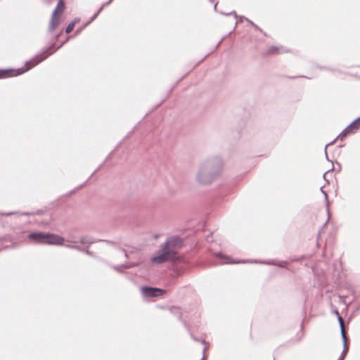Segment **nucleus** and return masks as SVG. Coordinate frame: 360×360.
<instances>
[{
	"instance_id": "8",
	"label": "nucleus",
	"mask_w": 360,
	"mask_h": 360,
	"mask_svg": "<svg viewBox=\"0 0 360 360\" xmlns=\"http://www.w3.org/2000/svg\"><path fill=\"white\" fill-rule=\"evenodd\" d=\"M46 234L44 233H33L29 234V238L36 243H44V240L46 238Z\"/></svg>"
},
{
	"instance_id": "5",
	"label": "nucleus",
	"mask_w": 360,
	"mask_h": 360,
	"mask_svg": "<svg viewBox=\"0 0 360 360\" xmlns=\"http://www.w3.org/2000/svg\"><path fill=\"white\" fill-rule=\"evenodd\" d=\"M65 240L63 237L55 234H46L44 244L61 245Z\"/></svg>"
},
{
	"instance_id": "12",
	"label": "nucleus",
	"mask_w": 360,
	"mask_h": 360,
	"mask_svg": "<svg viewBox=\"0 0 360 360\" xmlns=\"http://www.w3.org/2000/svg\"><path fill=\"white\" fill-rule=\"evenodd\" d=\"M43 59H44V58H41V59H40V60H37L36 62H34V64L32 65V66H34V65H37V63H39L41 60H42Z\"/></svg>"
},
{
	"instance_id": "6",
	"label": "nucleus",
	"mask_w": 360,
	"mask_h": 360,
	"mask_svg": "<svg viewBox=\"0 0 360 360\" xmlns=\"http://www.w3.org/2000/svg\"><path fill=\"white\" fill-rule=\"evenodd\" d=\"M30 66L25 69H17V70H0V78L8 77L11 76H16L23 73L24 72L30 69Z\"/></svg>"
},
{
	"instance_id": "1",
	"label": "nucleus",
	"mask_w": 360,
	"mask_h": 360,
	"mask_svg": "<svg viewBox=\"0 0 360 360\" xmlns=\"http://www.w3.org/2000/svg\"><path fill=\"white\" fill-rule=\"evenodd\" d=\"M221 165L214 168V162L208 161L202 164L196 174V181L202 184H207L212 181L214 174L219 172Z\"/></svg>"
},
{
	"instance_id": "13",
	"label": "nucleus",
	"mask_w": 360,
	"mask_h": 360,
	"mask_svg": "<svg viewBox=\"0 0 360 360\" xmlns=\"http://www.w3.org/2000/svg\"><path fill=\"white\" fill-rule=\"evenodd\" d=\"M202 360H204V359H202Z\"/></svg>"
},
{
	"instance_id": "2",
	"label": "nucleus",
	"mask_w": 360,
	"mask_h": 360,
	"mask_svg": "<svg viewBox=\"0 0 360 360\" xmlns=\"http://www.w3.org/2000/svg\"><path fill=\"white\" fill-rule=\"evenodd\" d=\"M174 257L173 250H167L164 247L160 249L156 255L151 259L153 263L161 264L167 260L172 259Z\"/></svg>"
},
{
	"instance_id": "7",
	"label": "nucleus",
	"mask_w": 360,
	"mask_h": 360,
	"mask_svg": "<svg viewBox=\"0 0 360 360\" xmlns=\"http://www.w3.org/2000/svg\"><path fill=\"white\" fill-rule=\"evenodd\" d=\"M142 292L144 296H158L162 294L163 290L157 288H142Z\"/></svg>"
},
{
	"instance_id": "9",
	"label": "nucleus",
	"mask_w": 360,
	"mask_h": 360,
	"mask_svg": "<svg viewBox=\"0 0 360 360\" xmlns=\"http://www.w3.org/2000/svg\"><path fill=\"white\" fill-rule=\"evenodd\" d=\"M337 314H338V312H336ZM338 321H339V323H340V326L341 327V335H342V338L343 339V342H344V350H343V352L342 354V356H340V359L339 360H343L345 356V346H346V335H345V331H344V329H343V321L342 319V318L338 315Z\"/></svg>"
},
{
	"instance_id": "4",
	"label": "nucleus",
	"mask_w": 360,
	"mask_h": 360,
	"mask_svg": "<svg viewBox=\"0 0 360 360\" xmlns=\"http://www.w3.org/2000/svg\"><path fill=\"white\" fill-rule=\"evenodd\" d=\"M182 245V240L180 238L177 236H173L169 238L165 244L164 248L167 250H173L174 252V255L176 254V250L180 248Z\"/></svg>"
},
{
	"instance_id": "11",
	"label": "nucleus",
	"mask_w": 360,
	"mask_h": 360,
	"mask_svg": "<svg viewBox=\"0 0 360 360\" xmlns=\"http://www.w3.org/2000/svg\"><path fill=\"white\" fill-rule=\"evenodd\" d=\"M75 22H72L71 23H70L68 27H66V32L67 33H70L72 32V30H73L74 27H75Z\"/></svg>"
},
{
	"instance_id": "3",
	"label": "nucleus",
	"mask_w": 360,
	"mask_h": 360,
	"mask_svg": "<svg viewBox=\"0 0 360 360\" xmlns=\"http://www.w3.org/2000/svg\"><path fill=\"white\" fill-rule=\"evenodd\" d=\"M65 6L62 0H60L57 4L56 9L53 11L52 17L50 22V29H55L60 22V19L56 16L58 12L62 13L64 10Z\"/></svg>"
},
{
	"instance_id": "10",
	"label": "nucleus",
	"mask_w": 360,
	"mask_h": 360,
	"mask_svg": "<svg viewBox=\"0 0 360 360\" xmlns=\"http://www.w3.org/2000/svg\"><path fill=\"white\" fill-rule=\"evenodd\" d=\"M240 262L233 261L228 257H223L222 264H233V263H239Z\"/></svg>"
}]
</instances>
